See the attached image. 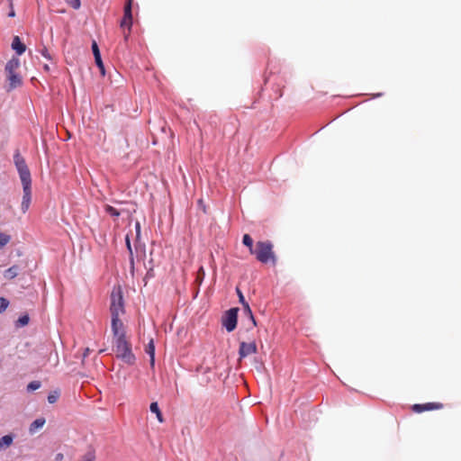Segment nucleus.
Returning a JSON list of instances; mask_svg holds the SVG:
<instances>
[{"instance_id": "obj_27", "label": "nucleus", "mask_w": 461, "mask_h": 461, "mask_svg": "<svg viewBox=\"0 0 461 461\" xmlns=\"http://www.w3.org/2000/svg\"><path fill=\"white\" fill-rule=\"evenodd\" d=\"M68 3L75 10L79 9L81 5L80 0H68Z\"/></svg>"}, {"instance_id": "obj_25", "label": "nucleus", "mask_w": 461, "mask_h": 461, "mask_svg": "<svg viewBox=\"0 0 461 461\" xmlns=\"http://www.w3.org/2000/svg\"><path fill=\"white\" fill-rule=\"evenodd\" d=\"M204 276H205V271H204L203 267H201L199 268V270L197 271L196 281H197L199 284H201V283L203 282V280Z\"/></svg>"}, {"instance_id": "obj_24", "label": "nucleus", "mask_w": 461, "mask_h": 461, "mask_svg": "<svg viewBox=\"0 0 461 461\" xmlns=\"http://www.w3.org/2000/svg\"><path fill=\"white\" fill-rule=\"evenodd\" d=\"M41 387V382L39 381H32L27 385L28 391H35Z\"/></svg>"}, {"instance_id": "obj_15", "label": "nucleus", "mask_w": 461, "mask_h": 461, "mask_svg": "<svg viewBox=\"0 0 461 461\" xmlns=\"http://www.w3.org/2000/svg\"><path fill=\"white\" fill-rule=\"evenodd\" d=\"M46 420L44 418H39L37 420H35L30 426V432L32 434L34 432H36L37 429H41L43 427V425L45 424Z\"/></svg>"}, {"instance_id": "obj_1", "label": "nucleus", "mask_w": 461, "mask_h": 461, "mask_svg": "<svg viewBox=\"0 0 461 461\" xmlns=\"http://www.w3.org/2000/svg\"><path fill=\"white\" fill-rule=\"evenodd\" d=\"M110 312H111V328L113 338L125 336V329L124 324L121 319V317L124 314V303L122 294L120 290H113L111 294V304H110Z\"/></svg>"}, {"instance_id": "obj_6", "label": "nucleus", "mask_w": 461, "mask_h": 461, "mask_svg": "<svg viewBox=\"0 0 461 461\" xmlns=\"http://www.w3.org/2000/svg\"><path fill=\"white\" fill-rule=\"evenodd\" d=\"M238 308H231L228 310L222 316L221 323L222 326L230 332L236 329L238 320Z\"/></svg>"}, {"instance_id": "obj_33", "label": "nucleus", "mask_w": 461, "mask_h": 461, "mask_svg": "<svg viewBox=\"0 0 461 461\" xmlns=\"http://www.w3.org/2000/svg\"><path fill=\"white\" fill-rule=\"evenodd\" d=\"M135 228H136L137 238H139L140 233V222H138V221L136 222Z\"/></svg>"}, {"instance_id": "obj_16", "label": "nucleus", "mask_w": 461, "mask_h": 461, "mask_svg": "<svg viewBox=\"0 0 461 461\" xmlns=\"http://www.w3.org/2000/svg\"><path fill=\"white\" fill-rule=\"evenodd\" d=\"M18 275V267L13 266L5 271L4 276L6 279H14Z\"/></svg>"}, {"instance_id": "obj_30", "label": "nucleus", "mask_w": 461, "mask_h": 461, "mask_svg": "<svg viewBox=\"0 0 461 461\" xmlns=\"http://www.w3.org/2000/svg\"><path fill=\"white\" fill-rule=\"evenodd\" d=\"M236 291H237V294H238V295H239L240 303L242 305H243L244 303H248L245 301V298H244V296H243V294H242L241 291H240L239 288H237V289H236Z\"/></svg>"}, {"instance_id": "obj_37", "label": "nucleus", "mask_w": 461, "mask_h": 461, "mask_svg": "<svg viewBox=\"0 0 461 461\" xmlns=\"http://www.w3.org/2000/svg\"><path fill=\"white\" fill-rule=\"evenodd\" d=\"M44 69L45 70H50V67L48 65H44Z\"/></svg>"}, {"instance_id": "obj_22", "label": "nucleus", "mask_w": 461, "mask_h": 461, "mask_svg": "<svg viewBox=\"0 0 461 461\" xmlns=\"http://www.w3.org/2000/svg\"><path fill=\"white\" fill-rule=\"evenodd\" d=\"M11 240V237L7 234L0 232V249L4 248Z\"/></svg>"}, {"instance_id": "obj_11", "label": "nucleus", "mask_w": 461, "mask_h": 461, "mask_svg": "<svg viewBox=\"0 0 461 461\" xmlns=\"http://www.w3.org/2000/svg\"><path fill=\"white\" fill-rule=\"evenodd\" d=\"M92 50H93V54L95 57V64L99 68L100 73L102 74V76H104V74H105L104 66L102 61L100 50H99L98 45L95 41H94L92 42Z\"/></svg>"}, {"instance_id": "obj_10", "label": "nucleus", "mask_w": 461, "mask_h": 461, "mask_svg": "<svg viewBox=\"0 0 461 461\" xmlns=\"http://www.w3.org/2000/svg\"><path fill=\"white\" fill-rule=\"evenodd\" d=\"M443 408V404L440 402H427L423 404H414L411 409L414 412L420 413L423 411L440 410Z\"/></svg>"}, {"instance_id": "obj_5", "label": "nucleus", "mask_w": 461, "mask_h": 461, "mask_svg": "<svg viewBox=\"0 0 461 461\" xmlns=\"http://www.w3.org/2000/svg\"><path fill=\"white\" fill-rule=\"evenodd\" d=\"M14 164L19 173L22 183L32 182L31 172L25 163L24 158L19 154L14 155Z\"/></svg>"}, {"instance_id": "obj_23", "label": "nucleus", "mask_w": 461, "mask_h": 461, "mask_svg": "<svg viewBox=\"0 0 461 461\" xmlns=\"http://www.w3.org/2000/svg\"><path fill=\"white\" fill-rule=\"evenodd\" d=\"M29 320L30 319L28 315H23L17 320L16 325L18 327L26 326L29 323Z\"/></svg>"}, {"instance_id": "obj_19", "label": "nucleus", "mask_w": 461, "mask_h": 461, "mask_svg": "<svg viewBox=\"0 0 461 461\" xmlns=\"http://www.w3.org/2000/svg\"><path fill=\"white\" fill-rule=\"evenodd\" d=\"M126 247H127V249H128L129 254H130L131 269V271H133V268H134V258H133V253H132V249H131V241H130V239H129L128 236H126Z\"/></svg>"}, {"instance_id": "obj_31", "label": "nucleus", "mask_w": 461, "mask_h": 461, "mask_svg": "<svg viewBox=\"0 0 461 461\" xmlns=\"http://www.w3.org/2000/svg\"><path fill=\"white\" fill-rule=\"evenodd\" d=\"M41 55H42L44 58H46V59H51V58H50V54L49 50H48L46 48H44L43 50H41Z\"/></svg>"}, {"instance_id": "obj_17", "label": "nucleus", "mask_w": 461, "mask_h": 461, "mask_svg": "<svg viewBox=\"0 0 461 461\" xmlns=\"http://www.w3.org/2000/svg\"><path fill=\"white\" fill-rule=\"evenodd\" d=\"M243 311H244V313L249 317V319L252 322V325L253 327L257 326V322H256V320L254 318V315L252 313V311L249 305V303H244L243 304Z\"/></svg>"}, {"instance_id": "obj_9", "label": "nucleus", "mask_w": 461, "mask_h": 461, "mask_svg": "<svg viewBox=\"0 0 461 461\" xmlns=\"http://www.w3.org/2000/svg\"><path fill=\"white\" fill-rule=\"evenodd\" d=\"M258 352V347L255 341L247 343V342H240V348H239V356H240V361L252 354H256Z\"/></svg>"}, {"instance_id": "obj_3", "label": "nucleus", "mask_w": 461, "mask_h": 461, "mask_svg": "<svg viewBox=\"0 0 461 461\" xmlns=\"http://www.w3.org/2000/svg\"><path fill=\"white\" fill-rule=\"evenodd\" d=\"M273 248L274 246L269 240L258 241L250 254L255 256L256 259L262 264L272 263L276 265V257Z\"/></svg>"}, {"instance_id": "obj_14", "label": "nucleus", "mask_w": 461, "mask_h": 461, "mask_svg": "<svg viewBox=\"0 0 461 461\" xmlns=\"http://www.w3.org/2000/svg\"><path fill=\"white\" fill-rule=\"evenodd\" d=\"M149 410L151 412L155 413L158 420L162 423L164 422L163 415L159 410L158 404L157 402H153L150 403Z\"/></svg>"}, {"instance_id": "obj_34", "label": "nucleus", "mask_w": 461, "mask_h": 461, "mask_svg": "<svg viewBox=\"0 0 461 461\" xmlns=\"http://www.w3.org/2000/svg\"><path fill=\"white\" fill-rule=\"evenodd\" d=\"M64 458V455L62 453H58L55 456V461H62Z\"/></svg>"}, {"instance_id": "obj_13", "label": "nucleus", "mask_w": 461, "mask_h": 461, "mask_svg": "<svg viewBox=\"0 0 461 461\" xmlns=\"http://www.w3.org/2000/svg\"><path fill=\"white\" fill-rule=\"evenodd\" d=\"M145 352L149 356V358H150L149 362H150L151 367H154V365H155V345H154V341L152 339L147 344V346L145 348Z\"/></svg>"}, {"instance_id": "obj_7", "label": "nucleus", "mask_w": 461, "mask_h": 461, "mask_svg": "<svg viewBox=\"0 0 461 461\" xmlns=\"http://www.w3.org/2000/svg\"><path fill=\"white\" fill-rule=\"evenodd\" d=\"M120 25L124 31V40L127 41L132 26V14L129 5H124V14Z\"/></svg>"}, {"instance_id": "obj_32", "label": "nucleus", "mask_w": 461, "mask_h": 461, "mask_svg": "<svg viewBox=\"0 0 461 461\" xmlns=\"http://www.w3.org/2000/svg\"><path fill=\"white\" fill-rule=\"evenodd\" d=\"M9 2H10V7H11V10H10V12H9V14H8V16H9V17H14V16H15V12H14V5H13V2H12V0H9Z\"/></svg>"}, {"instance_id": "obj_12", "label": "nucleus", "mask_w": 461, "mask_h": 461, "mask_svg": "<svg viewBox=\"0 0 461 461\" xmlns=\"http://www.w3.org/2000/svg\"><path fill=\"white\" fill-rule=\"evenodd\" d=\"M12 49L17 53V55H22L26 50V46L22 42L19 36H14L12 41Z\"/></svg>"}, {"instance_id": "obj_35", "label": "nucleus", "mask_w": 461, "mask_h": 461, "mask_svg": "<svg viewBox=\"0 0 461 461\" xmlns=\"http://www.w3.org/2000/svg\"><path fill=\"white\" fill-rule=\"evenodd\" d=\"M133 0H127L125 5H129L130 10H131Z\"/></svg>"}, {"instance_id": "obj_26", "label": "nucleus", "mask_w": 461, "mask_h": 461, "mask_svg": "<svg viewBox=\"0 0 461 461\" xmlns=\"http://www.w3.org/2000/svg\"><path fill=\"white\" fill-rule=\"evenodd\" d=\"M9 302L4 298L0 297V312L5 311L8 307Z\"/></svg>"}, {"instance_id": "obj_29", "label": "nucleus", "mask_w": 461, "mask_h": 461, "mask_svg": "<svg viewBox=\"0 0 461 461\" xmlns=\"http://www.w3.org/2000/svg\"><path fill=\"white\" fill-rule=\"evenodd\" d=\"M58 398H59L58 393H50L48 396V401L50 403H54L57 402Z\"/></svg>"}, {"instance_id": "obj_4", "label": "nucleus", "mask_w": 461, "mask_h": 461, "mask_svg": "<svg viewBox=\"0 0 461 461\" xmlns=\"http://www.w3.org/2000/svg\"><path fill=\"white\" fill-rule=\"evenodd\" d=\"M20 68V60L18 58L13 57L5 64V71L8 81L7 91L10 92L14 88L21 86L23 84L22 77L17 73Z\"/></svg>"}, {"instance_id": "obj_18", "label": "nucleus", "mask_w": 461, "mask_h": 461, "mask_svg": "<svg viewBox=\"0 0 461 461\" xmlns=\"http://www.w3.org/2000/svg\"><path fill=\"white\" fill-rule=\"evenodd\" d=\"M13 443V437L10 435H5L0 438V449L4 447H8Z\"/></svg>"}, {"instance_id": "obj_36", "label": "nucleus", "mask_w": 461, "mask_h": 461, "mask_svg": "<svg viewBox=\"0 0 461 461\" xmlns=\"http://www.w3.org/2000/svg\"><path fill=\"white\" fill-rule=\"evenodd\" d=\"M89 353V348H86L85 350V353H84V357H86Z\"/></svg>"}, {"instance_id": "obj_20", "label": "nucleus", "mask_w": 461, "mask_h": 461, "mask_svg": "<svg viewBox=\"0 0 461 461\" xmlns=\"http://www.w3.org/2000/svg\"><path fill=\"white\" fill-rule=\"evenodd\" d=\"M242 243L249 248V253L253 250L254 245H253V240L249 234H244L242 238Z\"/></svg>"}, {"instance_id": "obj_2", "label": "nucleus", "mask_w": 461, "mask_h": 461, "mask_svg": "<svg viewBox=\"0 0 461 461\" xmlns=\"http://www.w3.org/2000/svg\"><path fill=\"white\" fill-rule=\"evenodd\" d=\"M113 348L115 355L129 366L134 365L136 357L131 349V343L125 336L115 337L113 339Z\"/></svg>"}, {"instance_id": "obj_28", "label": "nucleus", "mask_w": 461, "mask_h": 461, "mask_svg": "<svg viewBox=\"0 0 461 461\" xmlns=\"http://www.w3.org/2000/svg\"><path fill=\"white\" fill-rule=\"evenodd\" d=\"M95 456L94 452H88L83 456V461H95Z\"/></svg>"}, {"instance_id": "obj_8", "label": "nucleus", "mask_w": 461, "mask_h": 461, "mask_svg": "<svg viewBox=\"0 0 461 461\" xmlns=\"http://www.w3.org/2000/svg\"><path fill=\"white\" fill-rule=\"evenodd\" d=\"M22 185L23 195L21 203V209L22 212L25 213L29 210L32 202V182L22 183Z\"/></svg>"}, {"instance_id": "obj_21", "label": "nucleus", "mask_w": 461, "mask_h": 461, "mask_svg": "<svg viewBox=\"0 0 461 461\" xmlns=\"http://www.w3.org/2000/svg\"><path fill=\"white\" fill-rule=\"evenodd\" d=\"M104 210L107 213H109L113 217H119L121 215V212L114 207L111 205H105Z\"/></svg>"}]
</instances>
